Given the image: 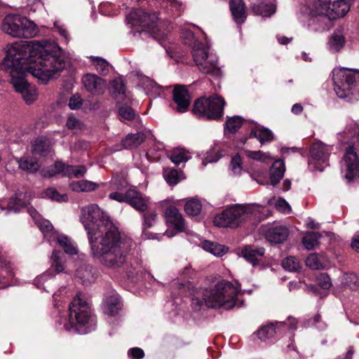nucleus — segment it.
<instances>
[{
	"label": "nucleus",
	"instance_id": "nucleus-1",
	"mask_svg": "<svg viewBox=\"0 0 359 359\" xmlns=\"http://www.w3.org/2000/svg\"><path fill=\"white\" fill-rule=\"evenodd\" d=\"M81 219L93 258L107 268L121 267L130 250L131 240L121 237L118 228L96 204L83 208Z\"/></svg>",
	"mask_w": 359,
	"mask_h": 359
},
{
	"label": "nucleus",
	"instance_id": "nucleus-2",
	"mask_svg": "<svg viewBox=\"0 0 359 359\" xmlns=\"http://www.w3.org/2000/svg\"><path fill=\"white\" fill-rule=\"evenodd\" d=\"M59 49L46 40L15 42L8 46L4 62L46 83L65 67L64 61L57 56Z\"/></svg>",
	"mask_w": 359,
	"mask_h": 359
},
{
	"label": "nucleus",
	"instance_id": "nucleus-3",
	"mask_svg": "<svg viewBox=\"0 0 359 359\" xmlns=\"http://www.w3.org/2000/svg\"><path fill=\"white\" fill-rule=\"evenodd\" d=\"M259 215V207L252 204H236L224 210L214 218V224L219 227L236 228L252 222Z\"/></svg>",
	"mask_w": 359,
	"mask_h": 359
},
{
	"label": "nucleus",
	"instance_id": "nucleus-4",
	"mask_svg": "<svg viewBox=\"0 0 359 359\" xmlns=\"http://www.w3.org/2000/svg\"><path fill=\"white\" fill-rule=\"evenodd\" d=\"M238 292L237 286L228 280H222L212 288L205 290L203 299L209 308L231 309L236 305Z\"/></svg>",
	"mask_w": 359,
	"mask_h": 359
},
{
	"label": "nucleus",
	"instance_id": "nucleus-5",
	"mask_svg": "<svg viewBox=\"0 0 359 359\" xmlns=\"http://www.w3.org/2000/svg\"><path fill=\"white\" fill-rule=\"evenodd\" d=\"M332 80L338 97L344 98L359 93V72L336 68L332 71Z\"/></svg>",
	"mask_w": 359,
	"mask_h": 359
},
{
	"label": "nucleus",
	"instance_id": "nucleus-6",
	"mask_svg": "<svg viewBox=\"0 0 359 359\" xmlns=\"http://www.w3.org/2000/svg\"><path fill=\"white\" fill-rule=\"evenodd\" d=\"M1 29L14 38H32L38 32L32 21L19 15H6L3 20Z\"/></svg>",
	"mask_w": 359,
	"mask_h": 359
},
{
	"label": "nucleus",
	"instance_id": "nucleus-7",
	"mask_svg": "<svg viewBox=\"0 0 359 359\" xmlns=\"http://www.w3.org/2000/svg\"><path fill=\"white\" fill-rule=\"evenodd\" d=\"M127 20L133 25L139 22L144 28L140 32L141 34H151L154 39L157 40L160 44L163 45L166 34L158 28L157 22L159 18L156 13H147L138 9L131 11L127 16Z\"/></svg>",
	"mask_w": 359,
	"mask_h": 359
},
{
	"label": "nucleus",
	"instance_id": "nucleus-8",
	"mask_svg": "<svg viewBox=\"0 0 359 359\" xmlns=\"http://www.w3.org/2000/svg\"><path fill=\"white\" fill-rule=\"evenodd\" d=\"M224 100L218 95L201 97L194 102L193 113L200 118L208 120H218L223 115Z\"/></svg>",
	"mask_w": 359,
	"mask_h": 359
},
{
	"label": "nucleus",
	"instance_id": "nucleus-9",
	"mask_svg": "<svg viewBox=\"0 0 359 359\" xmlns=\"http://www.w3.org/2000/svg\"><path fill=\"white\" fill-rule=\"evenodd\" d=\"M350 10V4L346 0H318L311 8L313 15H325L329 19L343 18Z\"/></svg>",
	"mask_w": 359,
	"mask_h": 359
},
{
	"label": "nucleus",
	"instance_id": "nucleus-10",
	"mask_svg": "<svg viewBox=\"0 0 359 359\" xmlns=\"http://www.w3.org/2000/svg\"><path fill=\"white\" fill-rule=\"evenodd\" d=\"M192 56L198 69L203 74H217V57L209 53L208 47L198 41H194L192 45Z\"/></svg>",
	"mask_w": 359,
	"mask_h": 359
},
{
	"label": "nucleus",
	"instance_id": "nucleus-11",
	"mask_svg": "<svg viewBox=\"0 0 359 359\" xmlns=\"http://www.w3.org/2000/svg\"><path fill=\"white\" fill-rule=\"evenodd\" d=\"M69 325H65L67 330L74 329L79 331V327L88 323L91 318L88 304L78 295L73 299L69 307Z\"/></svg>",
	"mask_w": 359,
	"mask_h": 359
},
{
	"label": "nucleus",
	"instance_id": "nucleus-12",
	"mask_svg": "<svg viewBox=\"0 0 359 359\" xmlns=\"http://www.w3.org/2000/svg\"><path fill=\"white\" fill-rule=\"evenodd\" d=\"M11 69V83L15 91L20 93L22 99L27 104L34 103L38 97V93L35 86L30 85L25 79L27 73L14 67H8Z\"/></svg>",
	"mask_w": 359,
	"mask_h": 359
},
{
	"label": "nucleus",
	"instance_id": "nucleus-13",
	"mask_svg": "<svg viewBox=\"0 0 359 359\" xmlns=\"http://www.w3.org/2000/svg\"><path fill=\"white\" fill-rule=\"evenodd\" d=\"M341 174L348 183L353 182L359 176V159L355 148L349 146L341 162Z\"/></svg>",
	"mask_w": 359,
	"mask_h": 359
},
{
	"label": "nucleus",
	"instance_id": "nucleus-14",
	"mask_svg": "<svg viewBox=\"0 0 359 359\" xmlns=\"http://www.w3.org/2000/svg\"><path fill=\"white\" fill-rule=\"evenodd\" d=\"M332 147L322 142L318 141L313 143L310 147L311 159L309 164H313L314 168L323 171L329 165V158L332 151Z\"/></svg>",
	"mask_w": 359,
	"mask_h": 359
},
{
	"label": "nucleus",
	"instance_id": "nucleus-15",
	"mask_svg": "<svg viewBox=\"0 0 359 359\" xmlns=\"http://www.w3.org/2000/svg\"><path fill=\"white\" fill-rule=\"evenodd\" d=\"M84 88L93 95H100L107 88L106 81L95 74H86L82 78Z\"/></svg>",
	"mask_w": 359,
	"mask_h": 359
},
{
	"label": "nucleus",
	"instance_id": "nucleus-16",
	"mask_svg": "<svg viewBox=\"0 0 359 359\" xmlns=\"http://www.w3.org/2000/svg\"><path fill=\"white\" fill-rule=\"evenodd\" d=\"M173 100L177 104L175 110L180 113L185 112L189 107L191 98L184 86L177 85L173 91Z\"/></svg>",
	"mask_w": 359,
	"mask_h": 359
},
{
	"label": "nucleus",
	"instance_id": "nucleus-17",
	"mask_svg": "<svg viewBox=\"0 0 359 359\" xmlns=\"http://www.w3.org/2000/svg\"><path fill=\"white\" fill-rule=\"evenodd\" d=\"M166 223L175 229L182 231L185 228L184 219L182 215L175 205H168L164 210Z\"/></svg>",
	"mask_w": 359,
	"mask_h": 359
},
{
	"label": "nucleus",
	"instance_id": "nucleus-18",
	"mask_svg": "<svg viewBox=\"0 0 359 359\" xmlns=\"http://www.w3.org/2000/svg\"><path fill=\"white\" fill-rule=\"evenodd\" d=\"M128 203L136 210L144 212L149 210V199L138 191L128 190Z\"/></svg>",
	"mask_w": 359,
	"mask_h": 359
},
{
	"label": "nucleus",
	"instance_id": "nucleus-19",
	"mask_svg": "<svg viewBox=\"0 0 359 359\" xmlns=\"http://www.w3.org/2000/svg\"><path fill=\"white\" fill-rule=\"evenodd\" d=\"M122 308V302L119 295L114 291H111L107 296L103 303V310L105 314L111 316L116 315Z\"/></svg>",
	"mask_w": 359,
	"mask_h": 359
},
{
	"label": "nucleus",
	"instance_id": "nucleus-20",
	"mask_svg": "<svg viewBox=\"0 0 359 359\" xmlns=\"http://www.w3.org/2000/svg\"><path fill=\"white\" fill-rule=\"evenodd\" d=\"M289 235L288 229L283 226L274 225L265 231V237L271 243H280L286 241Z\"/></svg>",
	"mask_w": 359,
	"mask_h": 359
},
{
	"label": "nucleus",
	"instance_id": "nucleus-21",
	"mask_svg": "<svg viewBox=\"0 0 359 359\" xmlns=\"http://www.w3.org/2000/svg\"><path fill=\"white\" fill-rule=\"evenodd\" d=\"M50 259V267L46 273L41 276V278L46 279L48 276H54L56 273H59L65 271V259L60 252L54 250Z\"/></svg>",
	"mask_w": 359,
	"mask_h": 359
},
{
	"label": "nucleus",
	"instance_id": "nucleus-22",
	"mask_svg": "<svg viewBox=\"0 0 359 359\" xmlns=\"http://www.w3.org/2000/svg\"><path fill=\"white\" fill-rule=\"evenodd\" d=\"M76 278L83 285L91 284L96 280V270L90 265L83 264L76 270Z\"/></svg>",
	"mask_w": 359,
	"mask_h": 359
},
{
	"label": "nucleus",
	"instance_id": "nucleus-23",
	"mask_svg": "<svg viewBox=\"0 0 359 359\" xmlns=\"http://www.w3.org/2000/svg\"><path fill=\"white\" fill-rule=\"evenodd\" d=\"M230 11L235 22L238 25L243 24L247 18L245 4L243 0H230Z\"/></svg>",
	"mask_w": 359,
	"mask_h": 359
},
{
	"label": "nucleus",
	"instance_id": "nucleus-24",
	"mask_svg": "<svg viewBox=\"0 0 359 359\" xmlns=\"http://www.w3.org/2000/svg\"><path fill=\"white\" fill-rule=\"evenodd\" d=\"M264 252L265 250L262 247L253 248L251 246H245L241 252L243 257L253 266L259 264Z\"/></svg>",
	"mask_w": 359,
	"mask_h": 359
},
{
	"label": "nucleus",
	"instance_id": "nucleus-25",
	"mask_svg": "<svg viewBox=\"0 0 359 359\" xmlns=\"http://www.w3.org/2000/svg\"><path fill=\"white\" fill-rule=\"evenodd\" d=\"M250 137L257 138L262 144L270 142L273 140V134L271 130L262 126H256L252 128Z\"/></svg>",
	"mask_w": 359,
	"mask_h": 359
},
{
	"label": "nucleus",
	"instance_id": "nucleus-26",
	"mask_svg": "<svg viewBox=\"0 0 359 359\" xmlns=\"http://www.w3.org/2000/svg\"><path fill=\"white\" fill-rule=\"evenodd\" d=\"M285 171V165L283 161H276L270 169V182L273 186L279 183L283 177Z\"/></svg>",
	"mask_w": 359,
	"mask_h": 359
},
{
	"label": "nucleus",
	"instance_id": "nucleus-27",
	"mask_svg": "<svg viewBox=\"0 0 359 359\" xmlns=\"http://www.w3.org/2000/svg\"><path fill=\"white\" fill-rule=\"evenodd\" d=\"M318 16L311 19L309 27L311 31L316 32H324L330 29V20L325 15H317Z\"/></svg>",
	"mask_w": 359,
	"mask_h": 359
},
{
	"label": "nucleus",
	"instance_id": "nucleus-28",
	"mask_svg": "<svg viewBox=\"0 0 359 359\" xmlns=\"http://www.w3.org/2000/svg\"><path fill=\"white\" fill-rule=\"evenodd\" d=\"M145 140L143 133L128 135L121 142L123 148L133 149L140 146Z\"/></svg>",
	"mask_w": 359,
	"mask_h": 359
},
{
	"label": "nucleus",
	"instance_id": "nucleus-29",
	"mask_svg": "<svg viewBox=\"0 0 359 359\" xmlns=\"http://www.w3.org/2000/svg\"><path fill=\"white\" fill-rule=\"evenodd\" d=\"M19 168L28 172H36L40 168L37 160L30 156H24L18 160Z\"/></svg>",
	"mask_w": 359,
	"mask_h": 359
},
{
	"label": "nucleus",
	"instance_id": "nucleus-30",
	"mask_svg": "<svg viewBox=\"0 0 359 359\" xmlns=\"http://www.w3.org/2000/svg\"><path fill=\"white\" fill-rule=\"evenodd\" d=\"M254 14L263 17H270L276 12V6L273 4L259 3L252 6Z\"/></svg>",
	"mask_w": 359,
	"mask_h": 359
},
{
	"label": "nucleus",
	"instance_id": "nucleus-31",
	"mask_svg": "<svg viewBox=\"0 0 359 359\" xmlns=\"http://www.w3.org/2000/svg\"><path fill=\"white\" fill-rule=\"evenodd\" d=\"M202 248L215 256L221 257L226 253L228 248L209 241H204L202 243Z\"/></svg>",
	"mask_w": 359,
	"mask_h": 359
},
{
	"label": "nucleus",
	"instance_id": "nucleus-32",
	"mask_svg": "<svg viewBox=\"0 0 359 359\" xmlns=\"http://www.w3.org/2000/svg\"><path fill=\"white\" fill-rule=\"evenodd\" d=\"M305 263L311 269H323L325 267V258L323 255L318 256L316 253H312L307 257Z\"/></svg>",
	"mask_w": 359,
	"mask_h": 359
},
{
	"label": "nucleus",
	"instance_id": "nucleus-33",
	"mask_svg": "<svg viewBox=\"0 0 359 359\" xmlns=\"http://www.w3.org/2000/svg\"><path fill=\"white\" fill-rule=\"evenodd\" d=\"M71 189L74 191H93L97 189L98 184L89 180H79L74 182L70 184Z\"/></svg>",
	"mask_w": 359,
	"mask_h": 359
},
{
	"label": "nucleus",
	"instance_id": "nucleus-34",
	"mask_svg": "<svg viewBox=\"0 0 359 359\" xmlns=\"http://www.w3.org/2000/svg\"><path fill=\"white\" fill-rule=\"evenodd\" d=\"M57 241L67 254L72 255L77 254V248L69 238L65 235H60L57 237Z\"/></svg>",
	"mask_w": 359,
	"mask_h": 359
},
{
	"label": "nucleus",
	"instance_id": "nucleus-35",
	"mask_svg": "<svg viewBox=\"0 0 359 359\" xmlns=\"http://www.w3.org/2000/svg\"><path fill=\"white\" fill-rule=\"evenodd\" d=\"M202 209L201 201L196 198L189 199L184 205V211L191 216L199 215Z\"/></svg>",
	"mask_w": 359,
	"mask_h": 359
},
{
	"label": "nucleus",
	"instance_id": "nucleus-36",
	"mask_svg": "<svg viewBox=\"0 0 359 359\" xmlns=\"http://www.w3.org/2000/svg\"><path fill=\"white\" fill-rule=\"evenodd\" d=\"M87 169L84 165H67L64 170V175L69 177H81L85 175Z\"/></svg>",
	"mask_w": 359,
	"mask_h": 359
},
{
	"label": "nucleus",
	"instance_id": "nucleus-37",
	"mask_svg": "<svg viewBox=\"0 0 359 359\" xmlns=\"http://www.w3.org/2000/svg\"><path fill=\"white\" fill-rule=\"evenodd\" d=\"M163 175L166 182L172 186L177 184L184 178L183 173L182 172H180L175 169L164 170Z\"/></svg>",
	"mask_w": 359,
	"mask_h": 359
},
{
	"label": "nucleus",
	"instance_id": "nucleus-38",
	"mask_svg": "<svg viewBox=\"0 0 359 359\" xmlns=\"http://www.w3.org/2000/svg\"><path fill=\"white\" fill-rule=\"evenodd\" d=\"M276 333V328L273 323L262 326L257 332L258 337L262 340L266 341L275 336Z\"/></svg>",
	"mask_w": 359,
	"mask_h": 359
},
{
	"label": "nucleus",
	"instance_id": "nucleus-39",
	"mask_svg": "<svg viewBox=\"0 0 359 359\" xmlns=\"http://www.w3.org/2000/svg\"><path fill=\"white\" fill-rule=\"evenodd\" d=\"M142 229L145 231L147 229L152 227L157 219V214L154 210L143 212L142 215Z\"/></svg>",
	"mask_w": 359,
	"mask_h": 359
},
{
	"label": "nucleus",
	"instance_id": "nucleus-40",
	"mask_svg": "<svg viewBox=\"0 0 359 359\" xmlns=\"http://www.w3.org/2000/svg\"><path fill=\"white\" fill-rule=\"evenodd\" d=\"M320 235L316 232L307 233L303 238V244L307 250H312L318 244Z\"/></svg>",
	"mask_w": 359,
	"mask_h": 359
},
{
	"label": "nucleus",
	"instance_id": "nucleus-41",
	"mask_svg": "<svg viewBox=\"0 0 359 359\" xmlns=\"http://www.w3.org/2000/svg\"><path fill=\"white\" fill-rule=\"evenodd\" d=\"M343 284L351 290L359 289V276L354 273H346L343 277Z\"/></svg>",
	"mask_w": 359,
	"mask_h": 359
},
{
	"label": "nucleus",
	"instance_id": "nucleus-42",
	"mask_svg": "<svg viewBox=\"0 0 359 359\" xmlns=\"http://www.w3.org/2000/svg\"><path fill=\"white\" fill-rule=\"evenodd\" d=\"M344 37L340 34H334L329 41L330 48L334 51H339L344 45Z\"/></svg>",
	"mask_w": 359,
	"mask_h": 359
},
{
	"label": "nucleus",
	"instance_id": "nucleus-43",
	"mask_svg": "<svg viewBox=\"0 0 359 359\" xmlns=\"http://www.w3.org/2000/svg\"><path fill=\"white\" fill-rule=\"evenodd\" d=\"M48 150V145L43 138L40 137L34 140L32 149L33 154L37 155H44Z\"/></svg>",
	"mask_w": 359,
	"mask_h": 359
},
{
	"label": "nucleus",
	"instance_id": "nucleus-44",
	"mask_svg": "<svg viewBox=\"0 0 359 359\" xmlns=\"http://www.w3.org/2000/svg\"><path fill=\"white\" fill-rule=\"evenodd\" d=\"M283 267L289 271H297L300 268L299 262L294 257H287L283 260Z\"/></svg>",
	"mask_w": 359,
	"mask_h": 359
},
{
	"label": "nucleus",
	"instance_id": "nucleus-45",
	"mask_svg": "<svg viewBox=\"0 0 359 359\" xmlns=\"http://www.w3.org/2000/svg\"><path fill=\"white\" fill-rule=\"evenodd\" d=\"M189 156L187 152L183 149L174 150L170 157L172 163L179 165L181 163H184L189 160Z\"/></svg>",
	"mask_w": 359,
	"mask_h": 359
},
{
	"label": "nucleus",
	"instance_id": "nucleus-46",
	"mask_svg": "<svg viewBox=\"0 0 359 359\" xmlns=\"http://www.w3.org/2000/svg\"><path fill=\"white\" fill-rule=\"evenodd\" d=\"M92 62L96 70L100 74H107L109 72V63L104 59L101 57H95L92 59Z\"/></svg>",
	"mask_w": 359,
	"mask_h": 359
},
{
	"label": "nucleus",
	"instance_id": "nucleus-47",
	"mask_svg": "<svg viewBox=\"0 0 359 359\" xmlns=\"http://www.w3.org/2000/svg\"><path fill=\"white\" fill-rule=\"evenodd\" d=\"M242 123L241 117L234 116L226 121V128L229 132L233 133L241 128Z\"/></svg>",
	"mask_w": 359,
	"mask_h": 359
},
{
	"label": "nucleus",
	"instance_id": "nucleus-48",
	"mask_svg": "<svg viewBox=\"0 0 359 359\" xmlns=\"http://www.w3.org/2000/svg\"><path fill=\"white\" fill-rule=\"evenodd\" d=\"M45 195L48 198L59 202L66 201L68 199V197L66 194H60L55 189L53 188L46 189L45 191Z\"/></svg>",
	"mask_w": 359,
	"mask_h": 359
},
{
	"label": "nucleus",
	"instance_id": "nucleus-49",
	"mask_svg": "<svg viewBox=\"0 0 359 359\" xmlns=\"http://www.w3.org/2000/svg\"><path fill=\"white\" fill-rule=\"evenodd\" d=\"M118 114L120 117L125 120H133L135 118V111L134 110L128 106H122L118 109Z\"/></svg>",
	"mask_w": 359,
	"mask_h": 359
},
{
	"label": "nucleus",
	"instance_id": "nucleus-50",
	"mask_svg": "<svg viewBox=\"0 0 359 359\" xmlns=\"http://www.w3.org/2000/svg\"><path fill=\"white\" fill-rule=\"evenodd\" d=\"M318 284L325 290L329 289L331 285V280L330 277L326 273H320L317 277Z\"/></svg>",
	"mask_w": 359,
	"mask_h": 359
},
{
	"label": "nucleus",
	"instance_id": "nucleus-51",
	"mask_svg": "<svg viewBox=\"0 0 359 359\" xmlns=\"http://www.w3.org/2000/svg\"><path fill=\"white\" fill-rule=\"evenodd\" d=\"M36 223L43 234L50 233L53 230V226L48 220H38Z\"/></svg>",
	"mask_w": 359,
	"mask_h": 359
},
{
	"label": "nucleus",
	"instance_id": "nucleus-52",
	"mask_svg": "<svg viewBox=\"0 0 359 359\" xmlns=\"http://www.w3.org/2000/svg\"><path fill=\"white\" fill-rule=\"evenodd\" d=\"M231 170L234 174H239L242 170L241 158L239 155H236L231 159L230 164Z\"/></svg>",
	"mask_w": 359,
	"mask_h": 359
},
{
	"label": "nucleus",
	"instance_id": "nucleus-53",
	"mask_svg": "<svg viewBox=\"0 0 359 359\" xmlns=\"http://www.w3.org/2000/svg\"><path fill=\"white\" fill-rule=\"evenodd\" d=\"M83 100L78 93L73 95L69 101V107L71 109H77L81 107Z\"/></svg>",
	"mask_w": 359,
	"mask_h": 359
},
{
	"label": "nucleus",
	"instance_id": "nucleus-54",
	"mask_svg": "<svg viewBox=\"0 0 359 359\" xmlns=\"http://www.w3.org/2000/svg\"><path fill=\"white\" fill-rule=\"evenodd\" d=\"M275 207L278 210L283 213H288L290 212L291 208L287 202L283 198H278L275 203Z\"/></svg>",
	"mask_w": 359,
	"mask_h": 359
},
{
	"label": "nucleus",
	"instance_id": "nucleus-55",
	"mask_svg": "<svg viewBox=\"0 0 359 359\" xmlns=\"http://www.w3.org/2000/svg\"><path fill=\"white\" fill-rule=\"evenodd\" d=\"M67 167V165H64L63 163L60 162H57L55 163L54 168L55 170L51 169L47 170L46 172H44L43 175L45 177H52L55 175L56 173L62 172L64 174V170Z\"/></svg>",
	"mask_w": 359,
	"mask_h": 359
},
{
	"label": "nucleus",
	"instance_id": "nucleus-56",
	"mask_svg": "<svg viewBox=\"0 0 359 359\" xmlns=\"http://www.w3.org/2000/svg\"><path fill=\"white\" fill-rule=\"evenodd\" d=\"M109 197L110 199L116 201L118 202H126L128 203V190L125 194H122L118 191L112 192L109 194Z\"/></svg>",
	"mask_w": 359,
	"mask_h": 359
},
{
	"label": "nucleus",
	"instance_id": "nucleus-57",
	"mask_svg": "<svg viewBox=\"0 0 359 359\" xmlns=\"http://www.w3.org/2000/svg\"><path fill=\"white\" fill-rule=\"evenodd\" d=\"M128 354L133 359H141L144 356V353L140 348H132L128 350Z\"/></svg>",
	"mask_w": 359,
	"mask_h": 359
},
{
	"label": "nucleus",
	"instance_id": "nucleus-58",
	"mask_svg": "<svg viewBox=\"0 0 359 359\" xmlns=\"http://www.w3.org/2000/svg\"><path fill=\"white\" fill-rule=\"evenodd\" d=\"M22 206L23 202L14 198H11L8 203V209L13 210L15 212L18 211L19 208Z\"/></svg>",
	"mask_w": 359,
	"mask_h": 359
},
{
	"label": "nucleus",
	"instance_id": "nucleus-59",
	"mask_svg": "<svg viewBox=\"0 0 359 359\" xmlns=\"http://www.w3.org/2000/svg\"><path fill=\"white\" fill-rule=\"evenodd\" d=\"M247 155L250 158L257 161H264L266 155L261 151H248Z\"/></svg>",
	"mask_w": 359,
	"mask_h": 359
},
{
	"label": "nucleus",
	"instance_id": "nucleus-60",
	"mask_svg": "<svg viewBox=\"0 0 359 359\" xmlns=\"http://www.w3.org/2000/svg\"><path fill=\"white\" fill-rule=\"evenodd\" d=\"M113 88L119 94L124 95L126 93V86L121 80H115L113 83Z\"/></svg>",
	"mask_w": 359,
	"mask_h": 359
},
{
	"label": "nucleus",
	"instance_id": "nucleus-61",
	"mask_svg": "<svg viewBox=\"0 0 359 359\" xmlns=\"http://www.w3.org/2000/svg\"><path fill=\"white\" fill-rule=\"evenodd\" d=\"M66 126L69 129H76L80 127L79 121L74 116H69L67 121Z\"/></svg>",
	"mask_w": 359,
	"mask_h": 359
},
{
	"label": "nucleus",
	"instance_id": "nucleus-62",
	"mask_svg": "<svg viewBox=\"0 0 359 359\" xmlns=\"http://www.w3.org/2000/svg\"><path fill=\"white\" fill-rule=\"evenodd\" d=\"M203 304H205L203 299L201 300L198 297L192 298L191 305L194 309L200 310Z\"/></svg>",
	"mask_w": 359,
	"mask_h": 359
},
{
	"label": "nucleus",
	"instance_id": "nucleus-63",
	"mask_svg": "<svg viewBox=\"0 0 359 359\" xmlns=\"http://www.w3.org/2000/svg\"><path fill=\"white\" fill-rule=\"evenodd\" d=\"M351 247L353 250L359 252V233L353 236Z\"/></svg>",
	"mask_w": 359,
	"mask_h": 359
},
{
	"label": "nucleus",
	"instance_id": "nucleus-64",
	"mask_svg": "<svg viewBox=\"0 0 359 359\" xmlns=\"http://www.w3.org/2000/svg\"><path fill=\"white\" fill-rule=\"evenodd\" d=\"M291 111L294 114H300L303 111V107L301 104L296 103L292 106Z\"/></svg>",
	"mask_w": 359,
	"mask_h": 359
}]
</instances>
